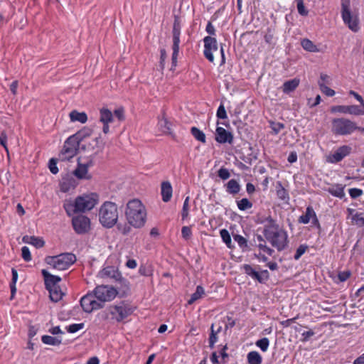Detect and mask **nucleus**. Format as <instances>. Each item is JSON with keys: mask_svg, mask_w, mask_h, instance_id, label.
Returning a JSON list of instances; mask_svg holds the SVG:
<instances>
[{"mask_svg": "<svg viewBox=\"0 0 364 364\" xmlns=\"http://www.w3.org/2000/svg\"><path fill=\"white\" fill-rule=\"evenodd\" d=\"M262 233L265 240L262 235H257L255 240V246L253 251L254 256L259 262H267L266 255L272 256L274 250L267 245L268 242L278 252H282L289 247V240L287 231L280 226L272 218L269 219V223L264 225Z\"/></svg>", "mask_w": 364, "mask_h": 364, "instance_id": "f257e3e1", "label": "nucleus"}, {"mask_svg": "<svg viewBox=\"0 0 364 364\" xmlns=\"http://www.w3.org/2000/svg\"><path fill=\"white\" fill-rule=\"evenodd\" d=\"M125 217L128 223L135 228H142L146 220V210L138 199L129 200L125 208Z\"/></svg>", "mask_w": 364, "mask_h": 364, "instance_id": "f03ea898", "label": "nucleus"}, {"mask_svg": "<svg viewBox=\"0 0 364 364\" xmlns=\"http://www.w3.org/2000/svg\"><path fill=\"white\" fill-rule=\"evenodd\" d=\"M99 196L95 193L83 194L77 197L73 201H67L64 203V208L68 215L79 212H85L92 210L98 203Z\"/></svg>", "mask_w": 364, "mask_h": 364, "instance_id": "7ed1b4c3", "label": "nucleus"}, {"mask_svg": "<svg viewBox=\"0 0 364 364\" xmlns=\"http://www.w3.org/2000/svg\"><path fill=\"white\" fill-rule=\"evenodd\" d=\"M99 220L103 227L112 228L118 220L117 205L110 201L104 203L99 210Z\"/></svg>", "mask_w": 364, "mask_h": 364, "instance_id": "20e7f679", "label": "nucleus"}, {"mask_svg": "<svg viewBox=\"0 0 364 364\" xmlns=\"http://www.w3.org/2000/svg\"><path fill=\"white\" fill-rule=\"evenodd\" d=\"M360 129V127H358L355 122L347 118H335L331 122V132L335 135H350Z\"/></svg>", "mask_w": 364, "mask_h": 364, "instance_id": "39448f33", "label": "nucleus"}, {"mask_svg": "<svg viewBox=\"0 0 364 364\" xmlns=\"http://www.w3.org/2000/svg\"><path fill=\"white\" fill-rule=\"evenodd\" d=\"M41 273L44 277L46 287L49 291L50 299L54 302H58L63 296V291L58 285L61 278L50 274L46 269H43Z\"/></svg>", "mask_w": 364, "mask_h": 364, "instance_id": "423d86ee", "label": "nucleus"}, {"mask_svg": "<svg viewBox=\"0 0 364 364\" xmlns=\"http://www.w3.org/2000/svg\"><path fill=\"white\" fill-rule=\"evenodd\" d=\"M76 261V257L72 253H63L57 256H48L45 262L58 270H65Z\"/></svg>", "mask_w": 364, "mask_h": 364, "instance_id": "0eeeda50", "label": "nucleus"}, {"mask_svg": "<svg viewBox=\"0 0 364 364\" xmlns=\"http://www.w3.org/2000/svg\"><path fill=\"white\" fill-rule=\"evenodd\" d=\"M132 312L133 311L129 304L120 302L118 304L109 306L104 314H105V318H108V316L110 315L112 320L119 323L127 318Z\"/></svg>", "mask_w": 364, "mask_h": 364, "instance_id": "6e6552de", "label": "nucleus"}, {"mask_svg": "<svg viewBox=\"0 0 364 364\" xmlns=\"http://www.w3.org/2000/svg\"><path fill=\"white\" fill-rule=\"evenodd\" d=\"M250 33L245 32L240 35L235 49L239 57L246 63H248L250 60Z\"/></svg>", "mask_w": 364, "mask_h": 364, "instance_id": "1a4fd4ad", "label": "nucleus"}, {"mask_svg": "<svg viewBox=\"0 0 364 364\" xmlns=\"http://www.w3.org/2000/svg\"><path fill=\"white\" fill-rule=\"evenodd\" d=\"M80 142L76 137L70 136L64 144V146L59 154V159L61 161H68L76 155Z\"/></svg>", "mask_w": 364, "mask_h": 364, "instance_id": "9d476101", "label": "nucleus"}, {"mask_svg": "<svg viewBox=\"0 0 364 364\" xmlns=\"http://www.w3.org/2000/svg\"><path fill=\"white\" fill-rule=\"evenodd\" d=\"M204 55L205 58L211 63L214 61L213 53H220L222 58V63H224V51L223 47L218 50L217 41L211 36H206L204 38Z\"/></svg>", "mask_w": 364, "mask_h": 364, "instance_id": "9b49d317", "label": "nucleus"}, {"mask_svg": "<svg viewBox=\"0 0 364 364\" xmlns=\"http://www.w3.org/2000/svg\"><path fill=\"white\" fill-rule=\"evenodd\" d=\"M117 291L109 286L101 285L97 287L94 290V294L97 299L102 303L104 307L105 303L114 299L117 295Z\"/></svg>", "mask_w": 364, "mask_h": 364, "instance_id": "f8f14e48", "label": "nucleus"}, {"mask_svg": "<svg viewBox=\"0 0 364 364\" xmlns=\"http://www.w3.org/2000/svg\"><path fill=\"white\" fill-rule=\"evenodd\" d=\"M80 305L85 312L91 313L97 309H102V303L100 302L95 294H87L80 299Z\"/></svg>", "mask_w": 364, "mask_h": 364, "instance_id": "ddd939ff", "label": "nucleus"}, {"mask_svg": "<svg viewBox=\"0 0 364 364\" xmlns=\"http://www.w3.org/2000/svg\"><path fill=\"white\" fill-rule=\"evenodd\" d=\"M173 54H172V64L176 66L177 57L179 52L180 43V34H181V25L178 19L176 18L173 26Z\"/></svg>", "mask_w": 364, "mask_h": 364, "instance_id": "4468645a", "label": "nucleus"}, {"mask_svg": "<svg viewBox=\"0 0 364 364\" xmlns=\"http://www.w3.org/2000/svg\"><path fill=\"white\" fill-rule=\"evenodd\" d=\"M342 18L343 22L348 25V28L353 32L359 30L358 21L356 18H353L349 9V2L342 3Z\"/></svg>", "mask_w": 364, "mask_h": 364, "instance_id": "2eb2a0df", "label": "nucleus"}, {"mask_svg": "<svg viewBox=\"0 0 364 364\" xmlns=\"http://www.w3.org/2000/svg\"><path fill=\"white\" fill-rule=\"evenodd\" d=\"M72 224L75 231L77 234H85L90 229V219L82 215L74 217L72 220Z\"/></svg>", "mask_w": 364, "mask_h": 364, "instance_id": "dca6fc26", "label": "nucleus"}, {"mask_svg": "<svg viewBox=\"0 0 364 364\" xmlns=\"http://www.w3.org/2000/svg\"><path fill=\"white\" fill-rule=\"evenodd\" d=\"M352 151V148L348 145H343L338 147L333 153L327 156L326 161L331 164H337L341 161L344 158L349 156Z\"/></svg>", "mask_w": 364, "mask_h": 364, "instance_id": "f3484780", "label": "nucleus"}, {"mask_svg": "<svg viewBox=\"0 0 364 364\" xmlns=\"http://www.w3.org/2000/svg\"><path fill=\"white\" fill-rule=\"evenodd\" d=\"M92 166L93 161L92 159L88 160L85 163H81L80 159H78L77 166L73 173L78 179H90L91 175L88 173V168Z\"/></svg>", "mask_w": 364, "mask_h": 364, "instance_id": "a211bd4d", "label": "nucleus"}, {"mask_svg": "<svg viewBox=\"0 0 364 364\" xmlns=\"http://www.w3.org/2000/svg\"><path fill=\"white\" fill-rule=\"evenodd\" d=\"M331 111V112H340L357 116L364 114V109H362L358 105H336L332 107Z\"/></svg>", "mask_w": 364, "mask_h": 364, "instance_id": "6ab92c4d", "label": "nucleus"}, {"mask_svg": "<svg viewBox=\"0 0 364 364\" xmlns=\"http://www.w3.org/2000/svg\"><path fill=\"white\" fill-rule=\"evenodd\" d=\"M215 140L220 143H232V135L231 133L221 127H218L215 132Z\"/></svg>", "mask_w": 364, "mask_h": 364, "instance_id": "aec40b11", "label": "nucleus"}, {"mask_svg": "<svg viewBox=\"0 0 364 364\" xmlns=\"http://www.w3.org/2000/svg\"><path fill=\"white\" fill-rule=\"evenodd\" d=\"M99 276L102 279L110 278L116 281L120 279L121 274L114 267H107L99 272Z\"/></svg>", "mask_w": 364, "mask_h": 364, "instance_id": "412c9836", "label": "nucleus"}, {"mask_svg": "<svg viewBox=\"0 0 364 364\" xmlns=\"http://www.w3.org/2000/svg\"><path fill=\"white\" fill-rule=\"evenodd\" d=\"M345 186L339 183L333 184L326 189V191L333 196L343 198L345 196Z\"/></svg>", "mask_w": 364, "mask_h": 364, "instance_id": "4be33fe9", "label": "nucleus"}, {"mask_svg": "<svg viewBox=\"0 0 364 364\" xmlns=\"http://www.w3.org/2000/svg\"><path fill=\"white\" fill-rule=\"evenodd\" d=\"M269 278V274L267 269L257 271L252 269V279L257 280L259 283H265Z\"/></svg>", "mask_w": 364, "mask_h": 364, "instance_id": "5701e85b", "label": "nucleus"}, {"mask_svg": "<svg viewBox=\"0 0 364 364\" xmlns=\"http://www.w3.org/2000/svg\"><path fill=\"white\" fill-rule=\"evenodd\" d=\"M99 120L101 123H111L114 120L113 113L109 109L102 107L100 109Z\"/></svg>", "mask_w": 364, "mask_h": 364, "instance_id": "b1692460", "label": "nucleus"}, {"mask_svg": "<svg viewBox=\"0 0 364 364\" xmlns=\"http://www.w3.org/2000/svg\"><path fill=\"white\" fill-rule=\"evenodd\" d=\"M158 126L159 129L165 134L173 136L171 129V124L165 117L164 114L159 119Z\"/></svg>", "mask_w": 364, "mask_h": 364, "instance_id": "393cba45", "label": "nucleus"}, {"mask_svg": "<svg viewBox=\"0 0 364 364\" xmlns=\"http://www.w3.org/2000/svg\"><path fill=\"white\" fill-rule=\"evenodd\" d=\"M161 195L162 199L164 202L170 200L172 196V187L171 183L168 181L163 182L161 184Z\"/></svg>", "mask_w": 364, "mask_h": 364, "instance_id": "a878e982", "label": "nucleus"}, {"mask_svg": "<svg viewBox=\"0 0 364 364\" xmlns=\"http://www.w3.org/2000/svg\"><path fill=\"white\" fill-rule=\"evenodd\" d=\"M315 211L311 206H308L306 209V213L299 216L298 221L299 223L308 224L310 220L315 216Z\"/></svg>", "mask_w": 364, "mask_h": 364, "instance_id": "bb28decb", "label": "nucleus"}, {"mask_svg": "<svg viewBox=\"0 0 364 364\" xmlns=\"http://www.w3.org/2000/svg\"><path fill=\"white\" fill-rule=\"evenodd\" d=\"M22 240L23 242L33 245L37 248L43 247L45 244L43 239L35 236L26 235L23 237Z\"/></svg>", "mask_w": 364, "mask_h": 364, "instance_id": "cd10ccee", "label": "nucleus"}, {"mask_svg": "<svg viewBox=\"0 0 364 364\" xmlns=\"http://www.w3.org/2000/svg\"><path fill=\"white\" fill-rule=\"evenodd\" d=\"M69 116L71 122H79L84 124L87 121V114L84 112H79L77 110H73Z\"/></svg>", "mask_w": 364, "mask_h": 364, "instance_id": "c85d7f7f", "label": "nucleus"}, {"mask_svg": "<svg viewBox=\"0 0 364 364\" xmlns=\"http://www.w3.org/2000/svg\"><path fill=\"white\" fill-rule=\"evenodd\" d=\"M276 192L277 197L284 201L289 200V196L287 191L283 187L281 181H277L276 185Z\"/></svg>", "mask_w": 364, "mask_h": 364, "instance_id": "c756f323", "label": "nucleus"}, {"mask_svg": "<svg viewBox=\"0 0 364 364\" xmlns=\"http://www.w3.org/2000/svg\"><path fill=\"white\" fill-rule=\"evenodd\" d=\"M299 80L297 79L286 81L283 85V92L285 93L292 92L299 86Z\"/></svg>", "mask_w": 364, "mask_h": 364, "instance_id": "7c9ffc66", "label": "nucleus"}, {"mask_svg": "<svg viewBox=\"0 0 364 364\" xmlns=\"http://www.w3.org/2000/svg\"><path fill=\"white\" fill-rule=\"evenodd\" d=\"M240 186L235 179L230 180L226 184V191L229 193L236 194L240 191Z\"/></svg>", "mask_w": 364, "mask_h": 364, "instance_id": "2f4dec72", "label": "nucleus"}, {"mask_svg": "<svg viewBox=\"0 0 364 364\" xmlns=\"http://www.w3.org/2000/svg\"><path fill=\"white\" fill-rule=\"evenodd\" d=\"M301 45L302 48L306 51L312 53L318 51L317 46L311 40L308 38L303 39L301 41Z\"/></svg>", "mask_w": 364, "mask_h": 364, "instance_id": "473e14b6", "label": "nucleus"}, {"mask_svg": "<svg viewBox=\"0 0 364 364\" xmlns=\"http://www.w3.org/2000/svg\"><path fill=\"white\" fill-rule=\"evenodd\" d=\"M205 295V290L203 287L198 286L196 291L191 295V299L188 301V304H193L196 301L201 299Z\"/></svg>", "mask_w": 364, "mask_h": 364, "instance_id": "72a5a7b5", "label": "nucleus"}, {"mask_svg": "<svg viewBox=\"0 0 364 364\" xmlns=\"http://www.w3.org/2000/svg\"><path fill=\"white\" fill-rule=\"evenodd\" d=\"M92 133V129L89 127H84L73 136L76 137V139L80 143L85 138L89 136Z\"/></svg>", "mask_w": 364, "mask_h": 364, "instance_id": "f704fd0d", "label": "nucleus"}, {"mask_svg": "<svg viewBox=\"0 0 364 364\" xmlns=\"http://www.w3.org/2000/svg\"><path fill=\"white\" fill-rule=\"evenodd\" d=\"M41 340L43 343L47 345L59 346L61 343V339L51 336H43Z\"/></svg>", "mask_w": 364, "mask_h": 364, "instance_id": "c9c22d12", "label": "nucleus"}, {"mask_svg": "<svg viewBox=\"0 0 364 364\" xmlns=\"http://www.w3.org/2000/svg\"><path fill=\"white\" fill-rule=\"evenodd\" d=\"M255 345L262 352H266V351H267L269 346V340L268 338L264 337V338L257 341L255 342Z\"/></svg>", "mask_w": 364, "mask_h": 364, "instance_id": "e433bc0d", "label": "nucleus"}, {"mask_svg": "<svg viewBox=\"0 0 364 364\" xmlns=\"http://www.w3.org/2000/svg\"><path fill=\"white\" fill-rule=\"evenodd\" d=\"M191 132V134H193V136L197 140H198L203 143L205 142V134L202 131H200V129H198L196 127H192Z\"/></svg>", "mask_w": 364, "mask_h": 364, "instance_id": "4c0bfd02", "label": "nucleus"}, {"mask_svg": "<svg viewBox=\"0 0 364 364\" xmlns=\"http://www.w3.org/2000/svg\"><path fill=\"white\" fill-rule=\"evenodd\" d=\"M220 234L223 239V241L226 244V245L229 248H232V246L231 242V237L229 232L225 229H223L220 230Z\"/></svg>", "mask_w": 364, "mask_h": 364, "instance_id": "58836bf2", "label": "nucleus"}, {"mask_svg": "<svg viewBox=\"0 0 364 364\" xmlns=\"http://www.w3.org/2000/svg\"><path fill=\"white\" fill-rule=\"evenodd\" d=\"M269 127L272 130V133L277 135L281 132L282 129L284 128V124L281 122L270 121Z\"/></svg>", "mask_w": 364, "mask_h": 364, "instance_id": "ea45409f", "label": "nucleus"}, {"mask_svg": "<svg viewBox=\"0 0 364 364\" xmlns=\"http://www.w3.org/2000/svg\"><path fill=\"white\" fill-rule=\"evenodd\" d=\"M318 84L321 91L326 96L333 97L335 95V91L330 88L329 87H328L327 85H324L323 82H321V81H318Z\"/></svg>", "mask_w": 364, "mask_h": 364, "instance_id": "a19ab883", "label": "nucleus"}, {"mask_svg": "<svg viewBox=\"0 0 364 364\" xmlns=\"http://www.w3.org/2000/svg\"><path fill=\"white\" fill-rule=\"evenodd\" d=\"M308 248L309 247L307 245H300L296 250V253L294 256V259L299 260L301 258V257L306 252Z\"/></svg>", "mask_w": 364, "mask_h": 364, "instance_id": "79ce46f5", "label": "nucleus"}, {"mask_svg": "<svg viewBox=\"0 0 364 364\" xmlns=\"http://www.w3.org/2000/svg\"><path fill=\"white\" fill-rule=\"evenodd\" d=\"M189 196H187L184 200L183 208H182V213L181 216L182 219H186L189 214Z\"/></svg>", "mask_w": 364, "mask_h": 364, "instance_id": "37998d69", "label": "nucleus"}, {"mask_svg": "<svg viewBox=\"0 0 364 364\" xmlns=\"http://www.w3.org/2000/svg\"><path fill=\"white\" fill-rule=\"evenodd\" d=\"M215 324H212L211 326V333L209 338V346L210 348H214L215 343L217 342L218 338L217 334L215 333Z\"/></svg>", "mask_w": 364, "mask_h": 364, "instance_id": "c03bdc74", "label": "nucleus"}, {"mask_svg": "<svg viewBox=\"0 0 364 364\" xmlns=\"http://www.w3.org/2000/svg\"><path fill=\"white\" fill-rule=\"evenodd\" d=\"M298 12L300 15L306 16L309 11L306 9L303 0H296Z\"/></svg>", "mask_w": 364, "mask_h": 364, "instance_id": "a18cd8bd", "label": "nucleus"}, {"mask_svg": "<svg viewBox=\"0 0 364 364\" xmlns=\"http://www.w3.org/2000/svg\"><path fill=\"white\" fill-rule=\"evenodd\" d=\"M269 180V177L267 175H264L262 177H257V185H259V181H261L260 185L262 186V190L266 191L268 188Z\"/></svg>", "mask_w": 364, "mask_h": 364, "instance_id": "49530a36", "label": "nucleus"}, {"mask_svg": "<svg viewBox=\"0 0 364 364\" xmlns=\"http://www.w3.org/2000/svg\"><path fill=\"white\" fill-rule=\"evenodd\" d=\"M352 220L355 223V224L360 227L364 226V218L363 217V213H356L352 216Z\"/></svg>", "mask_w": 364, "mask_h": 364, "instance_id": "de8ad7c7", "label": "nucleus"}, {"mask_svg": "<svg viewBox=\"0 0 364 364\" xmlns=\"http://www.w3.org/2000/svg\"><path fill=\"white\" fill-rule=\"evenodd\" d=\"M131 226L129 223L128 224H126V223H124V224H122V223H119L117 224V229L123 235H127L129 234L131 230H132V228H131Z\"/></svg>", "mask_w": 364, "mask_h": 364, "instance_id": "09e8293b", "label": "nucleus"}, {"mask_svg": "<svg viewBox=\"0 0 364 364\" xmlns=\"http://www.w3.org/2000/svg\"><path fill=\"white\" fill-rule=\"evenodd\" d=\"M119 121L122 122L125 119L124 109L120 107L114 111L113 114Z\"/></svg>", "mask_w": 364, "mask_h": 364, "instance_id": "8fccbe9b", "label": "nucleus"}, {"mask_svg": "<svg viewBox=\"0 0 364 364\" xmlns=\"http://www.w3.org/2000/svg\"><path fill=\"white\" fill-rule=\"evenodd\" d=\"M233 238H234L235 241H236L238 243V245H240V247L243 248V247H247V240L245 237H243L242 236H241L240 235H235L233 236Z\"/></svg>", "mask_w": 364, "mask_h": 364, "instance_id": "3c124183", "label": "nucleus"}, {"mask_svg": "<svg viewBox=\"0 0 364 364\" xmlns=\"http://www.w3.org/2000/svg\"><path fill=\"white\" fill-rule=\"evenodd\" d=\"M262 357L257 351L252 350V364H262Z\"/></svg>", "mask_w": 364, "mask_h": 364, "instance_id": "603ef678", "label": "nucleus"}, {"mask_svg": "<svg viewBox=\"0 0 364 364\" xmlns=\"http://www.w3.org/2000/svg\"><path fill=\"white\" fill-rule=\"evenodd\" d=\"M348 193L352 198H357L363 195V191L362 189L353 188L349 189Z\"/></svg>", "mask_w": 364, "mask_h": 364, "instance_id": "864d4df0", "label": "nucleus"}, {"mask_svg": "<svg viewBox=\"0 0 364 364\" xmlns=\"http://www.w3.org/2000/svg\"><path fill=\"white\" fill-rule=\"evenodd\" d=\"M218 176L222 180H227L230 177V173L228 169L223 167L218 170Z\"/></svg>", "mask_w": 364, "mask_h": 364, "instance_id": "5fc2aeb1", "label": "nucleus"}, {"mask_svg": "<svg viewBox=\"0 0 364 364\" xmlns=\"http://www.w3.org/2000/svg\"><path fill=\"white\" fill-rule=\"evenodd\" d=\"M21 255H22L23 259L25 261L29 262V261L31 260V252H30V250H29L28 247L24 246V247H22V249H21Z\"/></svg>", "mask_w": 364, "mask_h": 364, "instance_id": "6e6d98bb", "label": "nucleus"}, {"mask_svg": "<svg viewBox=\"0 0 364 364\" xmlns=\"http://www.w3.org/2000/svg\"><path fill=\"white\" fill-rule=\"evenodd\" d=\"M6 141H7L6 134L4 132H3L0 134V144L4 148L5 151L7 153V155L9 156V149L7 147Z\"/></svg>", "mask_w": 364, "mask_h": 364, "instance_id": "4d7b16f0", "label": "nucleus"}, {"mask_svg": "<svg viewBox=\"0 0 364 364\" xmlns=\"http://www.w3.org/2000/svg\"><path fill=\"white\" fill-rule=\"evenodd\" d=\"M217 117L219 119H226L228 117L226 110L223 104H221L217 110Z\"/></svg>", "mask_w": 364, "mask_h": 364, "instance_id": "13d9d810", "label": "nucleus"}, {"mask_svg": "<svg viewBox=\"0 0 364 364\" xmlns=\"http://www.w3.org/2000/svg\"><path fill=\"white\" fill-rule=\"evenodd\" d=\"M272 218L270 216L260 215H257L255 217V221L257 224H262L265 222H267V224L269 223V219Z\"/></svg>", "mask_w": 364, "mask_h": 364, "instance_id": "bf43d9fd", "label": "nucleus"}, {"mask_svg": "<svg viewBox=\"0 0 364 364\" xmlns=\"http://www.w3.org/2000/svg\"><path fill=\"white\" fill-rule=\"evenodd\" d=\"M237 206L240 210H244L250 207V203L247 198H242L240 201L237 202Z\"/></svg>", "mask_w": 364, "mask_h": 364, "instance_id": "052dcab7", "label": "nucleus"}, {"mask_svg": "<svg viewBox=\"0 0 364 364\" xmlns=\"http://www.w3.org/2000/svg\"><path fill=\"white\" fill-rule=\"evenodd\" d=\"M84 326L83 323H74L72 325H70L67 329L68 331L70 333H75L78 331L79 330L82 329Z\"/></svg>", "mask_w": 364, "mask_h": 364, "instance_id": "680f3d73", "label": "nucleus"}, {"mask_svg": "<svg viewBox=\"0 0 364 364\" xmlns=\"http://www.w3.org/2000/svg\"><path fill=\"white\" fill-rule=\"evenodd\" d=\"M181 234H182V237L184 239L188 240L192 235V231H191V228L188 227V226L183 227L182 230H181Z\"/></svg>", "mask_w": 364, "mask_h": 364, "instance_id": "e2e57ef3", "label": "nucleus"}, {"mask_svg": "<svg viewBox=\"0 0 364 364\" xmlns=\"http://www.w3.org/2000/svg\"><path fill=\"white\" fill-rule=\"evenodd\" d=\"M49 169H50V172L53 174H56L58 172L56 159H51L49 161Z\"/></svg>", "mask_w": 364, "mask_h": 364, "instance_id": "0e129e2a", "label": "nucleus"}, {"mask_svg": "<svg viewBox=\"0 0 364 364\" xmlns=\"http://www.w3.org/2000/svg\"><path fill=\"white\" fill-rule=\"evenodd\" d=\"M350 276V271H343L340 272L338 274V279L340 282H343L346 281Z\"/></svg>", "mask_w": 364, "mask_h": 364, "instance_id": "69168bd1", "label": "nucleus"}, {"mask_svg": "<svg viewBox=\"0 0 364 364\" xmlns=\"http://www.w3.org/2000/svg\"><path fill=\"white\" fill-rule=\"evenodd\" d=\"M349 94L353 96L360 103V108L362 109H364V100L363 97L358 93L353 90H350Z\"/></svg>", "mask_w": 364, "mask_h": 364, "instance_id": "338daca9", "label": "nucleus"}, {"mask_svg": "<svg viewBox=\"0 0 364 364\" xmlns=\"http://www.w3.org/2000/svg\"><path fill=\"white\" fill-rule=\"evenodd\" d=\"M287 161L290 164H293L297 161V154L296 151H291L287 158Z\"/></svg>", "mask_w": 364, "mask_h": 364, "instance_id": "774afa93", "label": "nucleus"}]
</instances>
